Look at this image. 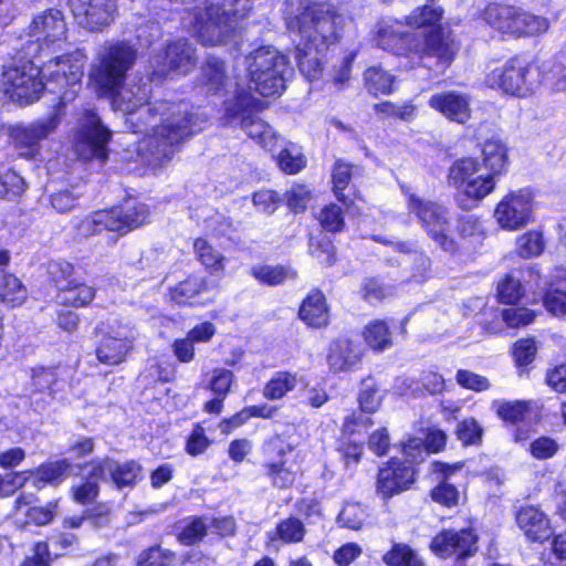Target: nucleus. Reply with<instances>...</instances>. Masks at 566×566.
Returning <instances> with one entry per match:
<instances>
[{
	"instance_id": "nucleus-1",
	"label": "nucleus",
	"mask_w": 566,
	"mask_h": 566,
	"mask_svg": "<svg viewBox=\"0 0 566 566\" xmlns=\"http://www.w3.org/2000/svg\"><path fill=\"white\" fill-rule=\"evenodd\" d=\"M148 94L146 84H127L116 88L109 96L115 108L132 116L138 113L137 119H145L147 124L159 117L160 123L137 146L142 159L157 169L169 163L178 147L201 129L203 120L189 112L185 104L160 102L153 107H145Z\"/></svg>"
},
{
	"instance_id": "nucleus-2",
	"label": "nucleus",
	"mask_w": 566,
	"mask_h": 566,
	"mask_svg": "<svg viewBox=\"0 0 566 566\" xmlns=\"http://www.w3.org/2000/svg\"><path fill=\"white\" fill-rule=\"evenodd\" d=\"M251 0H206L205 8L193 17V32L203 45H221L234 35V21L244 18Z\"/></svg>"
},
{
	"instance_id": "nucleus-3",
	"label": "nucleus",
	"mask_w": 566,
	"mask_h": 566,
	"mask_svg": "<svg viewBox=\"0 0 566 566\" xmlns=\"http://www.w3.org/2000/svg\"><path fill=\"white\" fill-rule=\"evenodd\" d=\"M137 59V50L125 41L105 42L97 51L88 73V85L97 95L113 93L122 86L126 73Z\"/></svg>"
},
{
	"instance_id": "nucleus-4",
	"label": "nucleus",
	"mask_w": 566,
	"mask_h": 566,
	"mask_svg": "<svg viewBox=\"0 0 566 566\" xmlns=\"http://www.w3.org/2000/svg\"><path fill=\"white\" fill-rule=\"evenodd\" d=\"M248 88L262 96L280 95L285 90L289 59L273 46H261L245 56Z\"/></svg>"
},
{
	"instance_id": "nucleus-5",
	"label": "nucleus",
	"mask_w": 566,
	"mask_h": 566,
	"mask_svg": "<svg viewBox=\"0 0 566 566\" xmlns=\"http://www.w3.org/2000/svg\"><path fill=\"white\" fill-rule=\"evenodd\" d=\"M400 27L401 23L398 21L380 22L377 30V45L396 54H405L415 50L424 55L437 57L444 67L450 65L457 52V46L452 39L444 36L440 31H436L430 33L426 38L422 48L417 50L410 45L411 35L400 31Z\"/></svg>"
},
{
	"instance_id": "nucleus-6",
	"label": "nucleus",
	"mask_w": 566,
	"mask_h": 566,
	"mask_svg": "<svg viewBox=\"0 0 566 566\" xmlns=\"http://www.w3.org/2000/svg\"><path fill=\"white\" fill-rule=\"evenodd\" d=\"M482 170L481 163L473 157L457 159L451 165L448 179L457 189V201L461 209H473L494 191L496 180Z\"/></svg>"
},
{
	"instance_id": "nucleus-7",
	"label": "nucleus",
	"mask_w": 566,
	"mask_h": 566,
	"mask_svg": "<svg viewBox=\"0 0 566 566\" xmlns=\"http://www.w3.org/2000/svg\"><path fill=\"white\" fill-rule=\"evenodd\" d=\"M343 25L342 14L318 4L306 7L291 22V28L297 30L302 42L316 46L318 50H327L329 45L336 43L339 40Z\"/></svg>"
},
{
	"instance_id": "nucleus-8",
	"label": "nucleus",
	"mask_w": 566,
	"mask_h": 566,
	"mask_svg": "<svg viewBox=\"0 0 566 566\" xmlns=\"http://www.w3.org/2000/svg\"><path fill=\"white\" fill-rule=\"evenodd\" d=\"M485 21L499 32L514 38L537 36L549 29V20L543 15L497 3L488 6Z\"/></svg>"
},
{
	"instance_id": "nucleus-9",
	"label": "nucleus",
	"mask_w": 566,
	"mask_h": 566,
	"mask_svg": "<svg viewBox=\"0 0 566 566\" xmlns=\"http://www.w3.org/2000/svg\"><path fill=\"white\" fill-rule=\"evenodd\" d=\"M41 74L42 70L31 60L14 57L3 66L1 90L12 101L32 103L45 88Z\"/></svg>"
},
{
	"instance_id": "nucleus-10",
	"label": "nucleus",
	"mask_w": 566,
	"mask_h": 566,
	"mask_svg": "<svg viewBox=\"0 0 566 566\" xmlns=\"http://www.w3.org/2000/svg\"><path fill=\"white\" fill-rule=\"evenodd\" d=\"M235 98L228 101L224 108L227 124L235 125L247 132L248 136L255 139L269 150L279 146L281 137L265 122L252 115V97L244 92L239 83H235Z\"/></svg>"
},
{
	"instance_id": "nucleus-11",
	"label": "nucleus",
	"mask_w": 566,
	"mask_h": 566,
	"mask_svg": "<svg viewBox=\"0 0 566 566\" xmlns=\"http://www.w3.org/2000/svg\"><path fill=\"white\" fill-rule=\"evenodd\" d=\"M539 83L536 67L528 61L513 57L486 75V84L503 93L528 96Z\"/></svg>"
},
{
	"instance_id": "nucleus-12",
	"label": "nucleus",
	"mask_w": 566,
	"mask_h": 566,
	"mask_svg": "<svg viewBox=\"0 0 566 566\" xmlns=\"http://www.w3.org/2000/svg\"><path fill=\"white\" fill-rule=\"evenodd\" d=\"M408 208L420 220L428 235L444 251L454 252L457 243L451 235L450 211L443 205L409 195Z\"/></svg>"
},
{
	"instance_id": "nucleus-13",
	"label": "nucleus",
	"mask_w": 566,
	"mask_h": 566,
	"mask_svg": "<svg viewBox=\"0 0 566 566\" xmlns=\"http://www.w3.org/2000/svg\"><path fill=\"white\" fill-rule=\"evenodd\" d=\"M109 138L111 132L102 125L99 117L94 112L86 111L80 119L73 148L84 160L97 159L103 163L107 158L106 146Z\"/></svg>"
},
{
	"instance_id": "nucleus-14",
	"label": "nucleus",
	"mask_w": 566,
	"mask_h": 566,
	"mask_svg": "<svg viewBox=\"0 0 566 566\" xmlns=\"http://www.w3.org/2000/svg\"><path fill=\"white\" fill-rule=\"evenodd\" d=\"M147 206L138 203L126 209L102 210L94 212L83 226L85 231L94 234L102 230L127 233L140 226L148 219Z\"/></svg>"
},
{
	"instance_id": "nucleus-15",
	"label": "nucleus",
	"mask_w": 566,
	"mask_h": 566,
	"mask_svg": "<svg viewBox=\"0 0 566 566\" xmlns=\"http://www.w3.org/2000/svg\"><path fill=\"white\" fill-rule=\"evenodd\" d=\"M102 338L96 347L97 359L105 365L123 363L134 347L137 331L129 322L116 323L101 328Z\"/></svg>"
},
{
	"instance_id": "nucleus-16",
	"label": "nucleus",
	"mask_w": 566,
	"mask_h": 566,
	"mask_svg": "<svg viewBox=\"0 0 566 566\" xmlns=\"http://www.w3.org/2000/svg\"><path fill=\"white\" fill-rule=\"evenodd\" d=\"M27 36V54L36 53L43 46H49L66 39L64 14L57 9L45 10L32 19L24 31Z\"/></svg>"
},
{
	"instance_id": "nucleus-17",
	"label": "nucleus",
	"mask_w": 566,
	"mask_h": 566,
	"mask_svg": "<svg viewBox=\"0 0 566 566\" xmlns=\"http://www.w3.org/2000/svg\"><path fill=\"white\" fill-rule=\"evenodd\" d=\"M533 197L525 189L511 191L495 206L493 216L503 230L516 231L532 221Z\"/></svg>"
},
{
	"instance_id": "nucleus-18",
	"label": "nucleus",
	"mask_w": 566,
	"mask_h": 566,
	"mask_svg": "<svg viewBox=\"0 0 566 566\" xmlns=\"http://www.w3.org/2000/svg\"><path fill=\"white\" fill-rule=\"evenodd\" d=\"M86 55L82 50L46 62L42 69L43 77L48 78L45 85H50L49 91L56 93L65 87H74L81 83Z\"/></svg>"
},
{
	"instance_id": "nucleus-19",
	"label": "nucleus",
	"mask_w": 566,
	"mask_h": 566,
	"mask_svg": "<svg viewBox=\"0 0 566 566\" xmlns=\"http://www.w3.org/2000/svg\"><path fill=\"white\" fill-rule=\"evenodd\" d=\"M411 463L391 459L385 467L379 469L376 492L384 501H388L392 496L408 490L413 483L415 470Z\"/></svg>"
},
{
	"instance_id": "nucleus-20",
	"label": "nucleus",
	"mask_w": 566,
	"mask_h": 566,
	"mask_svg": "<svg viewBox=\"0 0 566 566\" xmlns=\"http://www.w3.org/2000/svg\"><path fill=\"white\" fill-rule=\"evenodd\" d=\"M70 6L78 24L90 31L108 27L117 9L114 0H70Z\"/></svg>"
},
{
	"instance_id": "nucleus-21",
	"label": "nucleus",
	"mask_w": 566,
	"mask_h": 566,
	"mask_svg": "<svg viewBox=\"0 0 566 566\" xmlns=\"http://www.w3.org/2000/svg\"><path fill=\"white\" fill-rule=\"evenodd\" d=\"M193 48L186 40L169 43L165 52L155 59V73L165 76L169 71L187 73L196 64Z\"/></svg>"
},
{
	"instance_id": "nucleus-22",
	"label": "nucleus",
	"mask_w": 566,
	"mask_h": 566,
	"mask_svg": "<svg viewBox=\"0 0 566 566\" xmlns=\"http://www.w3.org/2000/svg\"><path fill=\"white\" fill-rule=\"evenodd\" d=\"M475 535L469 530H447L433 537L430 548L436 555L442 558L450 557L454 554L468 556L475 549Z\"/></svg>"
},
{
	"instance_id": "nucleus-23",
	"label": "nucleus",
	"mask_w": 566,
	"mask_h": 566,
	"mask_svg": "<svg viewBox=\"0 0 566 566\" xmlns=\"http://www.w3.org/2000/svg\"><path fill=\"white\" fill-rule=\"evenodd\" d=\"M36 497L32 494H21L14 502L13 521L18 526L49 524L54 517L55 503L36 506Z\"/></svg>"
},
{
	"instance_id": "nucleus-24",
	"label": "nucleus",
	"mask_w": 566,
	"mask_h": 566,
	"mask_svg": "<svg viewBox=\"0 0 566 566\" xmlns=\"http://www.w3.org/2000/svg\"><path fill=\"white\" fill-rule=\"evenodd\" d=\"M90 465L92 467L93 476H101L102 480L109 476L118 489L133 486L140 471V467L134 461L119 464L111 459H103L95 460Z\"/></svg>"
},
{
	"instance_id": "nucleus-25",
	"label": "nucleus",
	"mask_w": 566,
	"mask_h": 566,
	"mask_svg": "<svg viewBox=\"0 0 566 566\" xmlns=\"http://www.w3.org/2000/svg\"><path fill=\"white\" fill-rule=\"evenodd\" d=\"M429 105L450 120L460 124L468 122L471 116L469 97L455 91L441 92L432 95L429 98Z\"/></svg>"
},
{
	"instance_id": "nucleus-26",
	"label": "nucleus",
	"mask_w": 566,
	"mask_h": 566,
	"mask_svg": "<svg viewBox=\"0 0 566 566\" xmlns=\"http://www.w3.org/2000/svg\"><path fill=\"white\" fill-rule=\"evenodd\" d=\"M518 527L531 542H544L552 535V527L546 514L538 507H521L515 515Z\"/></svg>"
},
{
	"instance_id": "nucleus-27",
	"label": "nucleus",
	"mask_w": 566,
	"mask_h": 566,
	"mask_svg": "<svg viewBox=\"0 0 566 566\" xmlns=\"http://www.w3.org/2000/svg\"><path fill=\"white\" fill-rule=\"evenodd\" d=\"M298 315L308 326H326L329 319V312L324 294L317 290L312 291L303 301Z\"/></svg>"
},
{
	"instance_id": "nucleus-28",
	"label": "nucleus",
	"mask_w": 566,
	"mask_h": 566,
	"mask_svg": "<svg viewBox=\"0 0 566 566\" xmlns=\"http://www.w3.org/2000/svg\"><path fill=\"white\" fill-rule=\"evenodd\" d=\"M482 169L496 180L506 170L509 164L507 147L499 139H488L482 145Z\"/></svg>"
},
{
	"instance_id": "nucleus-29",
	"label": "nucleus",
	"mask_w": 566,
	"mask_h": 566,
	"mask_svg": "<svg viewBox=\"0 0 566 566\" xmlns=\"http://www.w3.org/2000/svg\"><path fill=\"white\" fill-rule=\"evenodd\" d=\"M447 437L441 430H432L426 437L424 442L419 438H410L403 443V453L407 462L422 460V452H438L446 444Z\"/></svg>"
},
{
	"instance_id": "nucleus-30",
	"label": "nucleus",
	"mask_w": 566,
	"mask_h": 566,
	"mask_svg": "<svg viewBox=\"0 0 566 566\" xmlns=\"http://www.w3.org/2000/svg\"><path fill=\"white\" fill-rule=\"evenodd\" d=\"M360 360V350L358 346L348 339H339L333 343L328 364L334 371H344L355 366Z\"/></svg>"
},
{
	"instance_id": "nucleus-31",
	"label": "nucleus",
	"mask_w": 566,
	"mask_h": 566,
	"mask_svg": "<svg viewBox=\"0 0 566 566\" xmlns=\"http://www.w3.org/2000/svg\"><path fill=\"white\" fill-rule=\"evenodd\" d=\"M325 50H318V48L304 42H300L296 48L295 57L297 60L300 71L310 81L316 80L322 75V53Z\"/></svg>"
},
{
	"instance_id": "nucleus-32",
	"label": "nucleus",
	"mask_w": 566,
	"mask_h": 566,
	"mask_svg": "<svg viewBox=\"0 0 566 566\" xmlns=\"http://www.w3.org/2000/svg\"><path fill=\"white\" fill-rule=\"evenodd\" d=\"M544 305L546 310L555 316H566V271L558 270L555 280L544 296Z\"/></svg>"
},
{
	"instance_id": "nucleus-33",
	"label": "nucleus",
	"mask_w": 566,
	"mask_h": 566,
	"mask_svg": "<svg viewBox=\"0 0 566 566\" xmlns=\"http://www.w3.org/2000/svg\"><path fill=\"white\" fill-rule=\"evenodd\" d=\"M201 82L208 91L220 92L231 85L227 67L219 59H209L202 67Z\"/></svg>"
},
{
	"instance_id": "nucleus-34",
	"label": "nucleus",
	"mask_w": 566,
	"mask_h": 566,
	"mask_svg": "<svg viewBox=\"0 0 566 566\" xmlns=\"http://www.w3.org/2000/svg\"><path fill=\"white\" fill-rule=\"evenodd\" d=\"M60 124L57 115H53L42 122L34 123L22 128L17 135V140L27 147L36 145L40 140L53 134Z\"/></svg>"
},
{
	"instance_id": "nucleus-35",
	"label": "nucleus",
	"mask_w": 566,
	"mask_h": 566,
	"mask_svg": "<svg viewBox=\"0 0 566 566\" xmlns=\"http://www.w3.org/2000/svg\"><path fill=\"white\" fill-rule=\"evenodd\" d=\"M250 273L256 281L266 285H279L297 275L292 268L279 264H256L251 268Z\"/></svg>"
},
{
	"instance_id": "nucleus-36",
	"label": "nucleus",
	"mask_w": 566,
	"mask_h": 566,
	"mask_svg": "<svg viewBox=\"0 0 566 566\" xmlns=\"http://www.w3.org/2000/svg\"><path fill=\"white\" fill-rule=\"evenodd\" d=\"M539 70L543 74V81L554 90H566V54L559 53L544 61Z\"/></svg>"
},
{
	"instance_id": "nucleus-37",
	"label": "nucleus",
	"mask_w": 566,
	"mask_h": 566,
	"mask_svg": "<svg viewBox=\"0 0 566 566\" xmlns=\"http://www.w3.org/2000/svg\"><path fill=\"white\" fill-rule=\"evenodd\" d=\"M297 386V376L289 371H277L264 385L262 395L268 400H280Z\"/></svg>"
},
{
	"instance_id": "nucleus-38",
	"label": "nucleus",
	"mask_w": 566,
	"mask_h": 566,
	"mask_svg": "<svg viewBox=\"0 0 566 566\" xmlns=\"http://www.w3.org/2000/svg\"><path fill=\"white\" fill-rule=\"evenodd\" d=\"M56 297L60 304L81 307L90 304L94 300L95 290L75 280L70 286L59 292Z\"/></svg>"
},
{
	"instance_id": "nucleus-39",
	"label": "nucleus",
	"mask_w": 566,
	"mask_h": 566,
	"mask_svg": "<svg viewBox=\"0 0 566 566\" xmlns=\"http://www.w3.org/2000/svg\"><path fill=\"white\" fill-rule=\"evenodd\" d=\"M366 90L373 95H389L394 92L395 76L380 66H370L364 73Z\"/></svg>"
},
{
	"instance_id": "nucleus-40",
	"label": "nucleus",
	"mask_w": 566,
	"mask_h": 566,
	"mask_svg": "<svg viewBox=\"0 0 566 566\" xmlns=\"http://www.w3.org/2000/svg\"><path fill=\"white\" fill-rule=\"evenodd\" d=\"M28 293L22 282L13 274L0 272V301L11 306L21 305Z\"/></svg>"
},
{
	"instance_id": "nucleus-41",
	"label": "nucleus",
	"mask_w": 566,
	"mask_h": 566,
	"mask_svg": "<svg viewBox=\"0 0 566 566\" xmlns=\"http://www.w3.org/2000/svg\"><path fill=\"white\" fill-rule=\"evenodd\" d=\"M193 250L198 260L211 274H217L224 270L226 258L206 239H196Z\"/></svg>"
},
{
	"instance_id": "nucleus-42",
	"label": "nucleus",
	"mask_w": 566,
	"mask_h": 566,
	"mask_svg": "<svg viewBox=\"0 0 566 566\" xmlns=\"http://www.w3.org/2000/svg\"><path fill=\"white\" fill-rule=\"evenodd\" d=\"M70 467L71 464L66 459L40 465L35 471L31 472L34 488L42 489L46 483H57L65 475Z\"/></svg>"
},
{
	"instance_id": "nucleus-43",
	"label": "nucleus",
	"mask_w": 566,
	"mask_h": 566,
	"mask_svg": "<svg viewBox=\"0 0 566 566\" xmlns=\"http://www.w3.org/2000/svg\"><path fill=\"white\" fill-rule=\"evenodd\" d=\"M387 566H424L423 559L409 545L395 543L390 551L382 556Z\"/></svg>"
},
{
	"instance_id": "nucleus-44",
	"label": "nucleus",
	"mask_w": 566,
	"mask_h": 566,
	"mask_svg": "<svg viewBox=\"0 0 566 566\" xmlns=\"http://www.w3.org/2000/svg\"><path fill=\"white\" fill-rule=\"evenodd\" d=\"M364 339L374 350H384L391 346V333L385 321L376 319L364 328Z\"/></svg>"
},
{
	"instance_id": "nucleus-45",
	"label": "nucleus",
	"mask_w": 566,
	"mask_h": 566,
	"mask_svg": "<svg viewBox=\"0 0 566 566\" xmlns=\"http://www.w3.org/2000/svg\"><path fill=\"white\" fill-rule=\"evenodd\" d=\"M56 368L36 367L31 371V394H44L51 396L56 386Z\"/></svg>"
},
{
	"instance_id": "nucleus-46",
	"label": "nucleus",
	"mask_w": 566,
	"mask_h": 566,
	"mask_svg": "<svg viewBox=\"0 0 566 566\" xmlns=\"http://www.w3.org/2000/svg\"><path fill=\"white\" fill-rule=\"evenodd\" d=\"M442 8L426 4L415 9L408 17H406L405 23L413 28L437 25L442 19Z\"/></svg>"
},
{
	"instance_id": "nucleus-47",
	"label": "nucleus",
	"mask_w": 566,
	"mask_h": 566,
	"mask_svg": "<svg viewBox=\"0 0 566 566\" xmlns=\"http://www.w3.org/2000/svg\"><path fill=\"white\" fill-rule=\"evenodd\" d=\"M306 530L304 524L295 517H289L281 521L275 528V536L285 544L300 543L305 536Z\"/></svg>"
},
{
	"instance_id": "nucleus-48",
	"label": "nucleus",
	"mask_w": 566,
	"mask_h": 566,
	"mask_svg": "<svg viewBox=\"0 0 566 566\" xmlns=\"http://www.w3.org/2000/svg\"><path fill=\"white\" fill-rule=\"evenodd\" d=\"M493 409L502 420L511 423L522 421L530 410L528 403L520 400H497L493 402Z\"/></svg>"
},
{
	"instance_id": "nucleus-49",
	"label": "nucleus",
	"mask_w": 566,
	"mask_h": 566,
	"mask_svg": "<svg viewBox=\"0 0 566 566\" xmlns=\"http://www.w3.org/2000/svg\"><path fill=\"white\" fill-rule=\"evenodd\" d=\"M263 467L273 486L287 489L294 483L295 473L286 467L285 461L269 462Z\"/></svg>"
},
{
	"instance_id": "nucleus-50",
	"label": "nucleus",
	"mask_w": 566,
	"mask_h": 566,
	"mask_svg": "<svg viewBox=\"0 0 566 566\" xmlns=\"http://www.w3.org/2000/svg\"><path fill=\"white\" fill-rule=\"evenodd\" d=\"M175 557V553L170 549L153 546L139 554L137 564L138 566H170Z\"/></svg>"
},
{
	"instance_id": "nucleus-51",
	"label": "nucleus",
	"mask_w": 566,
	"mask_h": 566,
	"mask_svg": "<svg viewBox=\"0 0 566 566\" xmlns=\"http://www.w3.org/2000/svg\"><path fill=\"white\" fill-rule=\"evenodd\" d=\"M98 481H103L101 476H93L92 470L88 473L86 480L78 485H74L71 489L73 500L80 504H87L93 502L99 491Z\"/></svg>"
},
{
	"instance_id": "nucleus-52",
	"label": "nucleus",
	"mask_w": 566,
	"mask_h": 566,
	"mask_svg": "<svg viewBox=\"0 0 566 566\" xmlns=\"http://www.w3.org/2000/svg\"><path fill=\"white\" fill-rule=\"evenodd\" d=\"M517 252L522 258L528 259L542 254L545 244L542 233L528 231L517 239Z\"/></svg>"
},
{
	"instance_id": "nucleus-53",
	"label": "nucleus",
	"mask_w": 566,
	"mask_h": 566,
	"mask_svg": "<svg viewBox=\"0 0 566 566\" xmlns=\"http://www.w3.org/2000/svg\"><path fill=\"white\" fill-rule=\"evenodd\" d=\"M206 284L198 277H188L171 290V298L178 304H186L203 291Z\"/></svg>"
},
{
	"instance_id": "nucleus-54",
	"label": "nucleus",
	"mask_w": 566,
	"mask_h": 566,
	"mask_svg": "<svg viewBox=\"0 0 566 566\" xmlns=\"http://www.w3.org/2000/svg\"><path fill=\"white\" fill-rule=\"evenodd\" d=\"M48 271L54 281L59 292L70 286L76 279L74 277V268L66 261H51L48 264Z\"/></svg>"
},
{
	"instance_id": "nucleus-55",
	"label": "nucleus",
	"mask_w": 566,
	"mask_h": 566,
	"mask_svg": "<svg viewBox=\"0 0 566 566\" xmlns=\"http://www.w3.org/2000/svg\"><path fill=\"white\" fill-rule=\"evenodd\" d=\"M363 298L369 303H377L390 296L392 290L375 277L365 279L360 286Z\"/></svg>"
},
{
	"instance_id": "nucleus-56",
	"label": "nucleus",
	"mask_w": 566,
	"mask_h": 566,
	"mask_svg": "<svg viewBox=\"0 0 566 566\" xmlns=\"http://www.w3.org/2000/svg\"><path fill=\"white\" fill-rule=\"evenodd\" d=\"M277 165L286 174H297L305 166L303 155L296 147L283 148L277 156Z\"/></svg>"
},
{
	"instance_id": "nucleus-57",
	"label": "nucleus",
	"mask_w": 566,
	"mask_h": 566,
	"mask_svg": "<svg viewBox=\"0 0 566 566\" xmlns=\"http://www.w3.org/2000/svg\"><path fill=\"white\" fill-rule=\"evenodd\" d=\"M535 313L526 307H510L501 312L503 322L510 328L530 325L535 319Z\"/></svg>"
},
{
	"instance_id": "nucleus-58",
	"label": "nucleus",
	"mask_w": 566,
	"mask_h": 566,
	"mask_svg": "<svg viewBox=\"0 0 566 566\" xmlns=\"http://www.w3.org/2000/svg\"><path fill=\"white\" fill-rule=\"evenodd\" d=\"M523 293L520 280L512 275L505 276L497 285V295L502 303L513 304L522 297Z\"/></svg>"
},
{
	"instance_id": "nucleus-59",
	"label": "nucleus",
	"mask_w": 566,
	"mask_h": 566,
	"mask_svg": "<svg viewBox=\"0 0 566 566\" xmlns=\"http://www.w3.org/2000/svg\"><path fill=\"white\" fill-rule=\"evenodd\" d=\"M318 220L321 226L329 232L342 231L345 224L342 209L333 203L322 209Z\"/></svg>"
},
{
	"instance_id": "nucleus-60",
	"label": "nucleus",
	"mask_w": 566,
	"mask_h": 566,
	"mask_svg": "<svg viewBox=\"0 0 566 566\" xmlns=\"http://www.w3.org/2000/svg\"><path fill=\"white\" fill-rule=\"evenodd\" d=\"M365 518L366 512L364 507H361L357 503L346 504L338 515L339 523H342L343 526L348 527L350 530L361 528Z\"/></svg>"
},
{
	"instance_id": "nucleus-61",
	"label": "nucleus",
	"mask_w": 566,
	"mask_h": 566,
	"mask_svg": "<svg viewBox=\"0 0 566 566\" xmlns=\"http://www.w3.org/2000/svg\"><path fill=\"white\" fill-rule=\"evenodd\" d=\"M233 379L234 376L232 371L218 368L212 371V377L208 387L214 396L226 399L230 391Z\"/></svg>"
},
{
	"instance_id": "nucleus-62",
	"label": "nucleus",
	"mask_w": 566,
	"mask_h": 566,
	"mask_svg": "<svg viewBox=\"0 0 566 566\" xmlns=\"http://www.w3.org/2000/svg\"><path fill=\"white\" fill-rule=\"evenodd\" d=\"M352 178V167L347 163L337 161L333 170V184L334 192L339 201L345 202V196L343 191L349 184Z\"/></svg>"
},
{
	"instance_id": "nucleus-63",
	"label": "nucleus",
	"mask_w": 566,
	"mask_h": 566,
	"mask_svg": "<svg viewBox=\"0 0 566 566\" xmlns=\"http://www.w3.org/2000/svg\"><path fill=\"white\" fill-rule=\"evenodd\" d=\"M457 436L463 444H474L481 440L482 428L475 419H465L458 424Z\"/></svg>"
},
{
	"instance_id": "nucleus-64",
	"label": "nucleus",
	"mask_w": 566,
	"mask_h": 566,
	"mask_svg": "<svg viewBox=\"0 0 566 566\" xmlns=\"http://www.w3.org/2000/svg\"><path fill=\"white\" fill-rule=\"evenodd\" d=\"M358 401L360 408L365 412H375L381 402V397L378 394V389L371 381H365L364 387L359 394Z\"/></svg>"
}]
</instances>
